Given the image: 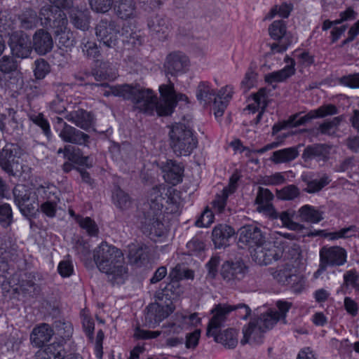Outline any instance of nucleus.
I'll use <instances>...</instances> for the list:
<instances>
[{
	"instance_id": "f257e3e1",
	"label": "nucleus",
	"mask_w": 359,
	"mask_h": 359,
	"mask_svg": "<svg viewBox=\"0 0 359 359\" xmlns=\"http://www.w3.org/2000/svg\"><path fill=\"white\" fill-rule=\"evenodd\" d=\"M161 187H154L148 194L147 201L143 203L141 208V213L139 215L140 227L145 234L161 237L166 231L165 224L161 222L163 196Z\"/></svg>"
},
{
	"instance_id": "f03ea898",
	"label": "nucleus",
	"mask_w": 359,
	"mask_h": 359,
	"mask_svg": "<svg viewBox=\"0 0 359 359\" xmlns=\"http://www.w3.org/2000/svg\"><path fill=\"white\" fill-rule=\"evenodd\" d=\"M94 261L99 270L107 274L114 284L123 283L128 274L123 254L118 248L102 242L93 252Z\"/></svg>"
},
{
	"instance_id": "7ed1b4c3",
	"label": "nucleus",
	"mask_w": 359,
	"mask_h": 359,
	"mask_svg": "<svg viewBox=\"0 0 359 359\" xmlns=\"http://www.w3.org/2000/svg\"><path fill=\"white\" fill-rule=\"evenodd\" d=\"M117 95L123 96V99L130 100L134 107L148 114H158L157 97L152 90L146 88L139 83L123 84V86L115 88L114 91Z\"/></svg>"
},
{
	"instance_id": "20e7f679",
	"label": "nucleus",
	"mask_w": 359,
	"mask_h": 359,
	"mask_svg": "<svg viewBox=\"0 0 359 359\" xmlns=\"http://www.w3.org/2000/svg\"><path fill=\"white\" fill-rule=\"evenodd\" d=\"M169 277L171 278V281L163 288L158 290L155 294L156 299L164 302V304H149L150 306L154 307L153 311L157 316V320L160 323L174 311L175 306L172 300L178 296L180 291L178 280L181 278V276H178L177 271L173 269L170 271Z\"/></svg>"
},
{
	"instance_id": "39448f33",
	"label": "nucleus",
	"mask_w": 359,
	"mask_h": 359,
	"mask_svg": "<svg viewBox=\"0 0 359 359\" xmlns=\"http://www.w3.org/2000/svg\"><path fill=\"white\" fill-rule=\"evenodd\" d=\"M170 146L178 156H188L198 144L191 128L184 123H178L172 126L169 132Z\"/></svg>"
},
{
	"instance_id": "423d86ee",
	"label": "nucleus",
	"mask_w": 359,
	"mask_h": 359,
	"mask_svg": "<svg viewBox=\"0 0 359 359\" xmlns=\"http://www.w3.org/2000/svg\"><path fill=\"white\" fill-rule=\"evenodd\" d=\"M159 92L161 99L158 100V115L160 116L170 115L179 101L189 102L186 95L175 92L174 83L170 79L168 84L159 86Z\"/></svg>"
},
{
	"instance_id": "0eeeda50",
	"label": "nucleus",
	"mask_w": 359,
	"mask_h": 359,
	"mask_svg": "<svg viewBox=\"0 0 359 359\" xmlns=\"http://www.w3.org/2000/svg\"><path fill=\"white\" fill-rule=\"evenodd\" d=\"M121 28L115 20L102 19L95 27V35L103 46L117 49L119 48Z\"/></svg>"
},
{
	"instance_id": "6e6552de",
	"label": "nucleus",
	"mask_w": 359,
	"mask_h": 359,
	"mask_svg": "<svg viewBox=\"0 0 359 359\" xmlns=\"http://www.w3.org/2000/svg\"><path fill=\"white\" fill-rule=\"evenodd\" d=\"M14 201L20 212L26 217H32L38 210L35 191L24 184H17L13 190Z\"/></svg>"
},
{
	"instance_id": "1a4fd4ad",
	"label": "nucleus",
	"mask_w": 359,
	"mask_h": 359,
	"mask_svg": "<svg viewBox=\"0 0 359 359\" xmlns=\"http://www.w3.org/2000/svg\"><path fill=\"white\" fill-rule=\"evenodd\" d=\"M21 155V147L15 143L8 142L0 149V168L9 176L15 177L18 172V158Z\"/></svg>"
},
{
	"instance_id": "9d476101",
	"label": "nucleus",
	"mask_w": 359,
	"mask_h": 359,
	"mask_svg": "<svg viewBox=\"0 0 359 359\" xmlns=\"http://www.w3.org/2000/svg\"><path fill=\"white\" fill-rule=\"evenodd\" d=\"M196 95L198 101L203 107L212 104L214 114L217 118L222 116L226 108V102L217 100L215 90L211 88L210 83L201 81L198 85Z\"/></svg>"
},
{
	"instance_id": "9b49d317",
	"label": "nucleus",
	"mask_w": 359,
	"mask_h": 359,
	"mask_svg": "<svg viewBox=\"0 0 359 359\" xmlns=\"http://www.w3.org/2000/svg\"><path fill=\"white\" fill-rule=\"evenodd\" d=\"M269 34L278 43L270 44L271 53H282L291 44L292 40L287 32V25L283 20H274L269 27Z\"/></svg>"
},
{
	"instance_id": "f8f14e48",
	"label": "nucleus",
	"mask_w": 359,
	"mask_h": 359,
	"mask_svg": "<svg viewBox=\"0 0 359 359\" xmlns=\"http://www.w3.org/2000/svg\"><path fill=\"white\" fill-rule=\"evenodd\" d=\"M252 259L259 265H268L273 261L279 260L283 255L284 250L271 242L265 241L250 251Z\"/></svg>"
},
{
	"instance_id": "ddd939ff",
	"label": "nucleus",
	"mask_w": 359,
	"mask_h": 359,
	"mask_svg": "<svg viewBox=\"0 0 359 359\" xmlns=\"http://www.w3.org/2000/svg\"><path fill=\"white\" fill-rule=\"evenodd\" d=\"M219 320L218 323H213V316L210 319L208 330L207 334L214 337L215 341L222 344L225 347L229 348H233L238 344V332L233 328H229L222 332H219V329L223 326L225 321ZM217 323V322H215Z\"/></svg>"
},
{
	"instance_id": "4468645a",
	"label": "nucleus",
	"mask_w": 359,
	"mask_h": 359,
	"mask_svg": "<svg viewBox=\"0 0 359 359\" xmlns=\"http://www.w3.org/2000/svg\"><path fill=\"white\" fill-rule=\"evenodd\" d=\"M233 311H236V315L238 317L243 320H246L251 313V309L245 304H238L236 305L219 304L215 305L211 311L213 314V323L219 320H220L219 322L226 321L228 315Z\"/></svg>"
},
{
	"instance_id": "2eb2a0df",
	"label": "nucleus",
	"mask_w": 359,
	"mask_h": 359,
	"mask_svg": "<svg viewBox=\"0 0 359 359\" xmlns=\"http://www.w3.org/2000/svg\"><path fill=\"white\" fill-rule=\"evenodd\" d=\"M320 260L327 267L344 265L347 262V252L340 246H323L319 252Z\"/></svg>"
},
{
	"instance_id": "dca6fc26",
	"label": "nucleus",
	"mask_w": 359,
	"mask_h": 359,
	"mask_svg": "<svg viewBox=\"0 0 359 359\" xmlns=\"http://www.w3.org/2000/svg\"><path fill=\"white\" fill-rule=\"evenodd\" d=\"M64 339H57L48 344L44 349L36 352L35 359H83L77 353L65 355Z\"/></svg>"
},
{
	"instance_id": "f3484780",
	"label": "nucleus",
	"mask_w": 359,
	"mask_h": 359,
	"mask_svg": "<svg viewBox=\"0 0 359 359\" xmlns=\"http://www.w3.org/2000/svg\"><path fill=\"white\" fill-rule=\"evenodd\" d=\"M41 25L46 28L55 29L64 20H67L66 14L57 6L46 5L39 11Z\"/></svg>"
},
{
	"instance_id": "a211bd4d",
	"label": "nucleus",
	"mask_w": 359,
	"mask_h": 359,
	"mask_svg": "<svg viewBox=\"0 0 359 359\" xmlns=\"http://www.w3.org/2000/svg\"><path fill=\"white\" fill-rule=\"evenodd\" d=\"M189 66V57L180 51H175L168 54L164 64L166 75L170 74L175 76L185 73Z\"/></svg>"
},
{
	"instance_id": "6ab92c4d",
	"label": "nucleus",
	"mask_w": 359,
	"mask_h": 359,
	"mask_svg": "<svg viewBox=\"0 0 359 359\" xmlns=\"http://www.w3.org/2000/svg\"><path fill=\"white\" fill-rule=\"evenodd\" d=\"M247 267L242 262H225L221 268L222 279L229 285H233L245 277Z\"/></svg>"
},
{
	"instance_id": "aec40b11",
	"label": "nucleus",
	"mask_w": 359,
	"mask_h": 359,
	"mask_svg": "<svg viewBox=\"0 0 359 359\" xmlns=\"http://www.w3.org/2000/svg\"><path fill=\"white\" fill-rule=\"evenodd\" d=\"M265 241V236L261 229L255 225H245L239 230L238 243L252 250Z\"/></svg>"
},
{
	"instance_id": "412c9836",
	"label": "nucleus",
	"mask_w": 359,
	"mask_h": 359,
	"mask_svg": "<svg viewBox=\"0 0 359 359\" xmlns=\"http://www.w3.org/2000/svg\"><path fill=\"white\" fill-rule=\"evenodd\" d=\"M159 167L163 172V178L166 182L175 186L182 182L184 167L181 163L167 159L160 162Z\"/></svg>"
},
{
	"instance_id": "4be33fe9",
	"label": "nucleus",
	"mask_w": 359,
	"mask_h": 359,
	"mask_svg": "<svg viewBox=\"0 0 359 359\" xmlns=\"http://www.w3.org/2000/svg\"><path fill=\"white\" fill-rule=\"evenodd\" d=\"M243 337L241 340V344H259L262 343L264 330L262 325L258 323L255 317L251 318L248 324L243 326L242 330Z\"/></svg>"
},
{
	"instance_id": "5701e85b",
	"label": "nucleus",
	"mask_w": 359,
	"mask_h": 359,
	"mask_svg": "<svg viewBox=\"0 0 359 359\" xmlns=\"http://www.w3.org/2000/svg\"><path fill=\"white\" fill-rule=\"evenodd\" d=\"M59 137L65 142L80 146H87L90 140L88 134L67 123H64V127L60 130Z\"/></svg>"
},
{
	"instance_id": "b1692460",
	"label": "nucleus",
	"mask_w": 359,
	"mask_h": 359,
	"mask_svg": "<svg viewBox=\"0 0 359 359\" xmlns=\"http://www.w3.org/2000/svg\"><path fill=\"white\" fill-rule=\"evenodd\" d=\"M32 48L41 55L50 52L53 48V40L51 34L43 29H38L32 37Z\"/></svg>"
},
{
	"instance_id": "393cba45",
	"label": "nucleus",
	"mask_w": 359,
	"mask_h": 359,
	"mask_svg": "<svg viewBox=\"0 0 359 359\" xmlns=\"http://www.w3.org/2000/svg\"><path fill=\"white\" fill-rule=\"evenodd\" d=\"M147 26L151 34L159 40L166 39L171 28L169 20L161 15L149 19Z\"/></svg>"
},
{
	"instance_id": "a878e982",
	"label": "nucleus",
	"mask_w": 359,
	"mask_h": 359,
	"mask_svg": "<svg viewBox=\"0 0 359 359\" xmlns=\"http://www.w3.org/2000/svg\"><path fill=\"white\" fill-rule=\"evenodd\" d=\"M330 147L325 144H313L305 147L302 158L304 162L316 160L325 162L329 158Z\"/></svg>"
},
{
	"instance_id": "bb28decb",
	"label": "nucleus",
	"mask_w": 359,
	"mask_h": 359,
	"mask_svg": "<svg viewBox=\"0 0 359 359\" xmlns=\"http://www.w3.org/2000/svg\"><path fill=\"white\" fill-rule=\"evenodd\" d=\"M65 118L84 130H88L94 123L93 114L82 109L67 113Z\"/></svg>"
},
{
	"instance_id": "cd10ccee",
	"label": "nucleus",
	"mask_w": 359,
	"mask_h": 359,
	"mask_svg": "<svg viewBox=\"0 0 359 359\" xmlns=\"http://www.w3.org/2000/svg\"><path fill=\"white\" fill-rule=\"evenodd\" d=\"M128 258L130 264L142 266L148 262L149 249L146 245L132 243L128 245Z\"/></svg>"
},
{
	"instance_id": "c85d7f7f",
	"label": "nucleus",
	"mask_w": 359,
	"mask_h": 359,
	"mask_svg": "<svg viewBox=\"0 0 359 359\" xmlns=\"http://www.w3.org/2000/svg\"><path fill=\"white\" fill-rule=\"evenodd\" d=\"M234 233V229L227 224H218L215 226L212 232V240L215 248L228 246L229 245V239Z\"/></svg>"
},
{
	"instance_id": "c756f323",
	"label": "nucleus",
	"mask_w": 359,
	"mask_h": 359,
	"mask_svg": "<svg viewBox=\"0 0 359 359\" xmlns=\"http://www.w3.org/2000/svg\"><path fill=\"white\" fill-rule=\"evenodd\" d=\"M54 334L53 328L47 323H41L35 327L31 334L30 340L36 347H41L52 338Z\"/></svg>"
},
{
	"instance_id": "7c9ffc66",
	"label": "nucleus",
	"mask_w": 359,
	"mask_h": 359,
	"mask_svg": "<svg viewBox=\"0 0 359 359\" xmlns=\"http://www.w3.org/2000/svg\"><path fill=\"white\" fill-rule=\"evenodd\" d=\"M339 110L337 107L332 104H324L320 107L311 110L305 116L301 117L295 123L296 126H300L304 124L306 122L314 119L324 118L327 116H332L337 114Z\"/></svg>"
},
{
	"instance_id": "2f4dec72",
	"label": "nucleus",
	"mask_w": 359,
	"mask_h": 359,
	"mask_svg": "<svg viewBox=\"0 0 359 359\" xmlns=\"http://www.w3.org/2000/svg\"><path fill=\"white\" fill-rule=\"evenodd\" d=\"M77 4H74L69 9V18L75 27L81 30H86L89 27V11L86 8H78Z\"/></svg>"
},
{
	"instance_id": "473e14b6",
	"label": "nucleus",
	"mask_w": 359,
	"mask_h": 359,
	"mask_svg": "<svg viewBox=\"0 0 359 359\" xmlns=\"http://www.w3.org/2000/svg\"><path fill=\"white\" fill-rule=\"evenodd\" d=\"M68 20H63L61 24L54 29V34L58 44L67 48L73 47L75 39L73 32L68 28Z\"/></svg>"
},
{
	"instance_id": "72a5a7b5",
	"label": "nucleus",
	"mask_w": 359,
	"mask_h": 359,
	"mask_svg": "<svg viewBox=\"0 0 359 359\" xmlns=\"http://www.w3.org/2000/svg\"><path fill=\"white\" fill-rule=\"evenodd\" d=\"M34 191L38 203L39 202L54 201L60 198L58 197V189L56 186L48 182H44L38 186Z\"/></svg>"
},
{
	"instance_id": "f704fd0d",
	"label": "nucleus",
	"mask_w": 359,
	"mask_h": 359,
	"mask_svg": "<svg viewBox=\"0 0 359 359\" xmlns=\"http://www.w3.org/2000/svg\"><path fill=\"white\" fill-rule=\"evenodd\" d=\"M65 158L79 165H86L88 168L93 166L89 156H84L80 149L67 144L65 146Z\"/></svg>"
},
{
	"instance_id": "c9c22d12",
	"label": "nucleus",
	"mask_w": 359,
	"mask_h": 359,
	"mask_svg": "<svg viewBox=\"0 0 359 359\" xmlns=\"http://www.w3.org/2000/svg\"><path fill=\"white\" fill-rule=\"evenodd\" d=\"M298 216L301 221L312 224H317L324 219L323 212L310 205L301 207L298 210Z\"/></svg>"
},
{
	"instance_id": "e433bc0d",
	"label": "nucleus",
	"mask_w": 359,
	"mask_h": 359,
	"mask_svg": "<svg viewBox=\"0 0 359 359\" xmlns=\"http://www.w3.org/2000/svg\"><path fill=\"white\" fill-rule=\"evenodd\" d=\"M120 40L123 44V48L128 50L139 47L143 42V38L139 33L129 29L128 27H126L124 26L121 28Z\"/></svg>"
},
{
	"instance_id": "4c0bfd02",
	"label": "nucleus",
	"mask_w": 359,
	"mask_h": 359,
	"mask_svg": "<svg viewBox=\"0 0 359 359\" xmlns=\"http://www.w3.org/2000/svg\"><path fill=\"white\" fill-rule=\"evenodd\" d=\"M185 325L183 323V314L177 313L172 319L162 325L161 334L164 336L179 334L184 329Z\"/></svg>"
},
{
	"instance_id": "58836bf2",
	"label": "nucleus",
	"mask_w": 359,
	"mask_h": 359,
	"mask_svg": "<svg viewBox=\"0 0 359 359\" xmlns=\"http://www.w3.org/2000/svg\"><path fill=\"white\" fill-rule=\"evenodd\" d=\"M273 198V194L268 189L259 187L257 191L255 202L257 204V210L261 212L263 211L268 214L274 209L271 201Z\"/></svg>"
},
{
	"instance_id": "ea45409f",
	"label": "nucleus",
	"mask_w": 359,
	"mask_h": 359,
	"mask_svg": "<svg viewBox=\"0 0 359 359\" xmlns=\"http://www.w3.org/2000/svg\"><path fill=\"white\" fill-rule=\"evenodd\" d=\"M298 155L297 148L291 147L273 151L270 161L275 164L286 163L294 160Z\"/></svg>"
},
{
	"instance_id": "a19ab883",
	"label": "nucleus",
	"mask_w": 359,
	"mask_h": 359,
	"mask_svg": "<svg viewBox=\"0 0 359 359\" xmlns=\"http://www.w3.org/2000/svg\"><path fill=\"white\" fill-rule=\"evenodd\" d=\"M11 47L13 54L20 58L29 57L33 48L29 39L22 36L19 37L16 41H13Z\"/></svg>"
},
{
	"instance_id": "79ce46f5",
	"label": "nucleus",
	"mask_w": 359,
	"mask_h": 359,
	"mask_svg": "<svg viewBox=\"0 0 359 359\" xmlns=\"http://www.w3.org/2000/svg\"><path fill=\"white\" fill-rule=\"evenodd\" d=\"M135 9L136 5L134 0H118L115 6L116 15L124 20L134 18Z\"/></svg>"
},
{
	"instance_id": "37998d69",
	"label": "nucleus",
	"mask_w": 359,
	"mask_h": 359,
	"mask_svg": "<svg viewBox=\"0 0 359 359\" xmlns=\"http://www.w3.org/2000/svg\"><path fill=\"white\" fill-rule=\"evenodd\" d=\"M18 19L20 21V27L25 30L32 29L36 27L40 22L39 17L36 12L32 8L25 10L19 15Z\"/></svg>"
},
{
	"instance_id": "c03bdc74",
	"label": "nucleus",
	"mask_w": 359,
	"mask_h": 359,
	"mask_svg": "<svg viewBox=\"0 0 359 359\" xmlns=\"http://www.w3.org/2000/svg\"><path fill=\"white\" fill-rule=\"evenodd\" d=\"M357 231L358 227L355 225H351L334 232L327 233L324 230H318L312 234L324 238H329L330 240L333 241L339 238H347L351 237Z\"/></svg>"
},
{
	"instance_id": "a18cd8bd",
	"label": "nucleus",
	"mask_w": 359,
	"mask_h": 359,
	"mask_svg": "<svg viewBox=\"0 0 359 359\" xmlns=\"http://www.w3.org/2000/svg\"><path fill=\"white\" fill-rule=\"evenodd\" d=\"M294 74V64L287 65L280 70L266 74L265 76V81L269 83L283 82Z\"/></svg>"
},
{
	"instance_id": "49530a36",
	"label": "nucleus",
	"mask_w": 359,
	"mask_h": 359,
	"mask_svg": "<svg viewBox=\"0 0 359 359\" xmlns=\"http://www.w3.org/2000/svg\"><path fill=\"white\" fill-rule=\"evenodd\" d=\"M116 74L114 67L109 62H101L93 72V76L97 81L114 80Z\"/></svg>"
},
{
	"instance_id": "de8ad7c7",
	"label": "nucleus",
	"mask_w": 359,
	"mask_h": 359,
	"mask_svg": "<svg viewBox=\"0 0 359 359\" xmlns=\"http://www.w3.org/2000/svg\"><path fill=\"white\" fill-rule=\"evenodd\" d=\"M255 318L257 319L258 323L262 325L264 332L271 329L280 320L278 312L272 310L262 314L260 316L255 317Z\"/></svg>"
},
{
	"instance_id": "09e8293b",
	"label": "nucleus",
	"mask_w": 359,
	"mask_h": 359,
	"mask_svg": "<svg viewBox=\"0 0 359 359\" xmlns=\"http://www.w3.org/2000/svg\"><path fill=\"white\" fill-rule=\"evenodd\" d=\"M268 90L266 88H260L257 93L253 94V100L257 104L258 106L262 105V110L257 114L255 119V124H258L264 114L265 108L267 107Z\"/></svg>"
},
{
	"instance_id": "8fccbe9b",
	"label": "nucleus",
	"mask_w": 359,
	"mask_h": 359,
	"mask_svg": "<svg viewBox=\"0 0 359 359\" xmlns=\"http://www.w3.org/2000/svg\"><path fill=\"white\" fill-rule=\"evenodd\" d=\"M29 118L36 126H39L43 133L49 139L51 135V130L48 121L44 117L41 113H33L29 114Z\"/></svg>"
},
{
	"instance_id": "3c124183",
	"label": "nucleus",
	"mask_w": 359,
	"mask_h": 359,
	"mask_svg": "<svg viewBox=\"0 0 359 359\" xmlns=\"http://www.w3.org/2000/svg\"><path fill=\"white\" fill-rule=\"evenodd\" d=\"M113 199L116 206L121 210L128 209L131 205L130 197L120 188L114 191Z\"/></svg>"
},
{
	"instance_id": "603ef678",
	"label": "nucleus",
	"mask_w": 359,
	"mask_h": 359,
	"mask_svg": "<svg viewBox=\"0 0 359 359\" xmlns=\"http://www.w3.org/2000/svg\"><path fill=\"white\" fill-rule=\"evenodd\" d=\"M77 224L84 229L90 236H97L99 233V229L96 222L89 217H77Z\"/></svg>"
},
{
	"instance_id": "864d4df0",
	"label": "nucleus",
	"mask_w": 359,
	"mask_h": 359,
	"mask_svg": "<svg viewBox=\"0 0 359 359\" xmlns=\"http://www.w3.org/2000/svg\"><path fill=\"white\" fill-rule=\"evenodd\" d=\"M293 6L291 4L283 3L280 6H274L269 13L266 15V20H271L276 15L283 18H287L292 11Z\"/></svg>"
},
{
	"instance_id": "5fc2aeb1",
	"label": "nucleus",
	"mask_w": 359,
	"mask_h": 359,
	"mask_svg": "<svg viewBox=\"0 0 359 359\" xmlns=\"http://www.w3.org/2000/svg\"><path fill=\"white\" fill-rule=\"evenodd\" d=\"M229 194V189L225 188L215 196V199L212 202V208L215 212H223L226 205Z\"/></svg>"
},
{
	"instance_id": "6e6d98bb",
	"label": "nucleus",
	"mask_w": 359,
	"mask_h": 359,
	"mask_svg": "<svg viewBox=\"0 0 359 359\" xmlns=\"http://www.w3.org/2000/svg\"><path fill=\"white\" fill-rule=\"evenodd\" d=\"M343 286L348 287L351 286L355 292H359V271L352 269L346 271L343 276Z\"/></svg>"
},
{
	"instance_id": "4d7b16f0",
	"label": "nucleus",
	"mask_w": 359,
	"mask_h": 359,
	"mask_svg": "<svg viewBox=\"0 0 359 359\" xmlns=\"http://www.w3.org/2000/svg\"><path fill=\"white\" fill-rule=\"evenodd\" d=\"M341 121V116H336L321 123L319 126L318 130L323 135H332L336 133L337 128Z\"/></svg>"
},
{
	"instance_id": "13d9d810",
	"label": "nucleus",
	"mask_w": 359,
	"mask_h": 359,
	"mask_svg": "<svg viewBox=\"0 0 359 359\" xmlns=\"http://www.w3.org/2000/svg\"><path fill=\"white\" fill-rule=\"evenodd\" d=\"M331 180L330 179V177L327 175L324 174L319 180L313 179L311 184H309L304 191L309 194L318 192L323 187L329 184Z\"/></svg>"
},
{
	"instance_id": "bf43d9fd",
	"label": "nucleus",
	"mask_w": 359,
	"mask_h": 359,
	"mask_svg": "<svg viewBox=\"0 0 359 359\" xmlns=\"http://www.w3.org/2000/svg\"><path fill=\"white\" fill-rule=\"evenodd\" d=\"M299 194V189L294 184L287 185L280 190L277 191V197L281 200H293L297 198Z\"/></svg>"
},
{
	"instance_id": "052dcab7",
	"label": "nucleus",
	"mask_w": 359,
	"mask_h": 359,
	"mask_svg": "<svg viewBox=\"0 0 359 359\" xmlns=\"http://www.w3.org/2000/svg\"><path fill=\"white\" fill-rule=\"evenodd\" d=\"M13 222V212L8 203H0V224L3 227L9 226Z\"/></svg>"
},
{
	"instance_id": "680f3d73",
	"label": "nucleus",
	"mask_w": 359,
	"mask_h": 359,
	"mask_svg": "<svg viewBox=\"0 0 359 359\" xmlns=\"http://www.w3.org/2000/svg\"><path fill=\"white\" fill-rule=\"evenodd\" d=\"M257 74L255 72V70L252 67H250L241 83V88L244 92H247L255 86L257 83Z\"/></svg>"
},
{
	"instance_id": "e2e57ef3",
	"label": "nucleus",
	"mask_w": 359,
	"mask_h": 359,
	"mask_svg": "<svg viewBox=\"0 0 359 359\" xmlns=\"http://www.w3.org/2000/svg\"><path fill=\"white\" fill-rule=\"evenodd\" d=\"M34 73L37 80L43 79L50 72V65L44 59H39L34 62Z\"/></svg>"
},
{
	"instance_id": "0e129e2a",
	"label": "nucleus",
	"mask_w": 359,
	"mask_h": 359,
	"mask_svg": "<svg viewBox=\"0 0 359 359\" xmlns=\"http://www.w3.org/2000/svg\"><path fill=\"white\" fill-rule=\"evenodd\" d=\"M59 203L60 198L54 201L41 202L40 210L46 216L53 218L56 215L57 208Z\"/></svg>"
},
{
	"instance_id": "69168bd1",
	"label": "nucleus",
	"mask_w": 359,
	"mask_h": 359,
	"mask_svg": "<svg viewBox=\"0 0 359 359\" xmlns=\"http://www.w3.org/2000/svg\"><path fill=\"white\" fill-rule=\"evenodd\" d=\"M20 290L31 297H37L41 291L40 287L32 280H22Z\"/></svg>"
},
{
	"instance_id": "338daca9",
	"label": "nucleus",
	"mask_w": 359,
	"mask_h": 359,
	"mask_svg": "<svg viewBox=\"0 0 359 359\" xmlns=\"http://www.w3.org/2000/svg\"><path fill=\"white\" fill-rule=\"evenodd\" d=\"M188 254L189 255H198L205 250L204 243L197 237H194L187 244Z\"/></svg>"
},
{
	"instance_id": "774afa93",
	"label": "nucleus",
	"mask_w": 359,
	"mask_h": 359,
	"mask_svg": "<svg viewBox=\"0 0 359 359\" xmlns=\"http://www.w3.org/2000/svg\"><path fill=\"white\" fill-rule=\"evenodd\" d=\"M339 83L351 88H359V73L343 76L339 79Z\"/></svg>"
}]
</instances>
